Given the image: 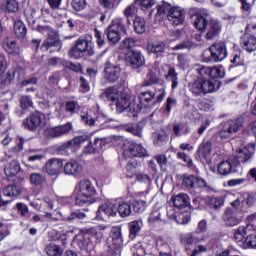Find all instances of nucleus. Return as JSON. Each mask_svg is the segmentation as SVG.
<instances>
[{
	"label": "nucleus",
	"mask_w": 256,
	"mask_h": 256,
	"mask_svg": "<svg viewBox=\"0 0 256 256\" xmlns=\"http://www.w3.org/2000/svg\"><path fill=\"white\" fill-rule=\"evenodd\" d=\"M109 229L108 225H99L93 228L86 229L84 233L75 237L74 241L78 247L84 251H91L95 244L103 239V232Z\"/></svg>",
	"instance_id": "f257e3e1"
},
{
	"label": "nucleus",
	"mask_w": 256,
	"mask_h": 256,
	"mask_svg": "<svg viewBox=\"0 0 256 256\" xmlns=\"http://www.w3.org/2000/svg\"><path fill=\"white\" fill-rule=\"evenodd\" d=\"M196 73L198 75L197 80L189 84L191 93L196 95V97L213 93V91H215V83L207 79V77H211V68L202 66L196 69Z\"/></svg>",
	"instance_id": "f03ea898"
},
{
	"label": "nucleus",
	"mask_w": 256,
	"mask_h": 256,
	"mask_svg": "<svg viewBox=\"0 0 256 256\" xmlns=\"http://www.w3.org/2000/svg\"><path fill=\"white\" fill-rule=\"evenodd\" d=\"M94 195H97V190L93 183L89 180H81L76 186V205H92L95 203Z\"/></svg>",
	"instance_id": "7ed1b4c3"
},
{
	"label": "nucleus",
	"mask_w": 256,
	"mask_h": 256,
	"mask_svg": "<svg viewBox=\"0 0 256 256\" xmlns=\"http://www.w3.org/2000/svg\"><path fill=\"white\" fill-rule=\"evenodd\" d=\"M95 51L93 50V42L89 40L87 37H80L75 46L70 49L69 57L72 59H81L84 55H94Z\"/></svg>",
	"instance_id": "20e7f679"
},
{
	"label": "nucleus",
	"mask_w": 256,
	"mask_h": 256,
	"mask_svg": "<svg viewBox=\"0 0 256 256\" xmlns=\"http://www.w3.org/2000/svg\"><path fill=\"white\" fill-rule=\"evenodd\" d=\"M83 143H88L83 150L85 155H93V153L97 151L96 146H93V142L89 140L88 136H78L70 141H67L59 146L58 151H67L68 149H73V147H79L80 145H83Z\"/></svg>",
	"instance_id": "39448f33"
},
{
	"label": "nucleus",
	"mask_w": 256,
	"mask_h": 256,
	"mask_svg": "<svg viewBox=\"0 0 256 256\" xmlns=\"http://www.w3.org/2000/svg\"><path fill=\"white\" fill-rule=\"evenodd\" d=\"M121 31L122 33H127L125 18H115L106 30L108 41L114 45L117 44L118 41H121Z\"/></svg>",
	"instance_id": "423d86ee"
},
{
	"label": "nucleus",
	"mask_w": 256,
	"mask_h": 256,
	"mask_svg": "<svg viewBox=\"0 0 256 256\" xmlns=\"http://www.w3.org/2000/svg\"><path fill=\"white\" fill-rule=\"evenodd\" d=\"M22 125L28 131H39L47 125V116L43 112H34L23 120Z\"/></svg>",
	"instance_id": "0eeeda50"
},
{
	"label": "nucleus",
	"mask_w": 256,
	"mask_h": 256,
	"mask_svg": "<svg viewBox=\"0 0 256 256\" xmlns=\"http://www.w3.org/2000/svg\"><path fill=\"white\" fill-rule=\"evenodd\" d=\"M243 127V119L237 118L229 120L220 125L219 137L220 139H229Z\"/></svg>",
	"instance_id": "6e6552de"
},
{
	"label": "nucleus",
	"mask_w": 256,
	"mask_h": 256,
	"mask_svg": "<svg viewBox=\"0 0 256 256\" xmlns=\"http://www.w3.org/2000/svg\"><path fill=\"white\" fill-rule=\"evenodd\" d=\"M256 215H249L246 220L245 226H239L236 230H234V241L238 244H243L245 241V236L249 235L252 231H256Z\"/></svg>",
	"instance_id": "1a4fd4ad"
},
{
	"label": "nucleus",
	"mask_w": 256,
	"mask_h": 256,
	"mask_svg": "<svg viewBox=\"0 0 256 256\" xmlns=\"http://www.w3.org/2000/svg\"><path fill=\"white\" fill-rule=\"evenodd\" d=\"M123 155L126 158L129 157H147V149L141 144L135 142L126 141L123 144Z\"/></svg>",
	"instance_id": "9d476101"
},
{
	"label": "nucleus",
	"mask_w": 256,
	"mask_h": 256,
	"mask_svg": "<svg viewBox=\"0 0 256 256\" xmlns=\"http://www.w3.org/2000/svg\"><path fill=\"white\" fill-rule=\"evenodd\" d=\"M38 31L43 35H48L47 40L43 43L41 50L49 51L50 47H59V35L57 33L51 31V28L48 26H40L38 27Z\"/></svg>",
	"instance_id": "9b49d317"
},
{
	"label": "nucleus",
	"mask_w": 256,
	"mask_h": 256,
	"mask_svg": "<svg viewBox=\"0 0 256 256\" xmlns=\"http://www.w3.org/2000/svg\"><path fill=\"white\" fill-rule=\"evenodd\" d=\"M125 61L132 69H139V67L145 65V57H143L139 50L128 51L125 55Z\"/></svg>",
	"instance_id": "f8f14e48"
},
{
	"label": "nucleus",
	"mask_w": 256,
	"mask_h": 256,
	"mask_svg": "<svg viewBox=\"0 0 256 256\" xmlns=\"http://www.w3.org/2000/svg\"><path fill=\"white\" fill-rule=\"evenodd\" d=\"M105 217H117V205L115 203L106 202L98 208L96 212L97 221H104Z\"/></svg>",
	"instance_id": "ddd939ff"
},
{
	"label": "nucleus",
	"mask_w": 256,
	"mask_h": 256,
	"mask_svg": "<svg viewBox=\"0 0 256 256\" xmlns=\"http://www.w3.org/2000/svg\"><path fill=\"white\" fill-rule=\"evenodd\" d=\"M212 59L219 63L225 59H227V46L225 42H215L209 48Z\"/></svg>",
	"instance_id": "4468645a"
},
{
	"label": "nucleus",
	"mask_w": 256,
	"mask_h": 256,
	"mask_svg": "<svg viewBox=\"0 0 256 256\" xmlns=\"http://www.w3.org/2000/svg\"><path fill=\"white\" fill-rule=\"evenodd\" d=\"M71 131H73V124H71V122H68L64 125L47 128L45 134L47 135V137L59 138L65 137V135H69Z\"/></svg>",
	"instance_id": "2eb2a0df"
},
{
	"label": "nucleus",
	"mask_w": 256,
	"mask_h": 256,
	"mask_svg": "<svg viewBox=\"0 0 256 256\" xmlns=\"http://www.w3.org/2000/svg\"><path fill=\"white\" fill-rule=\"evenodd\" d=\"M119 77H121V67L117 64H113L110 61L106 62L104 68V79L109 83H115V81H119Z\"/></svg>",
	"instance_id": "dca6fc26"
},
{
	"label": "nucleus",
	"mask_w": 256,
	"mask_h": 256,
	"mask_svg": "<svg viewBox=\"0 0 256 256\" xmlns=\"http://www.w3.org/2000/svg\"><path fill=\"white\" fill-rule=\"evenodd\" d=\"M255 155V143H250L236 151V159L238 163H249Z\"/></svg>",
	"instance_id": "f3484780"
},
{
	"label": "nucleus",
	"mask_w": 256,
	"mask_h": 256,
	"mask_svg": "<svg viewBox=\"0 0 256 256\" xmlns=\"http://www.w3.org/2000/svg\"><path fill=\"white\" fill-rule=\"evenodd\" d=\"M168 21L172 25H183L185 23V10L181 7H172L167 14Z\"/></svg>",
	"instance_id": "a211bd4d"
},
{
	"label": "nucleus",
	"mask_w": 256,
	"mask_h": 256,
	"mask_svg": "<svg viewBox=\"0 0 256 256\" xmlns=\"http://www.w3.org/2000/svg\"><path fill=\"white\" fill-rule=\"evenodd\" d=\"M30 205L36 211H52V209H55V201L50 197H45L42 201L30 202Z\"/></svg>",
	"instance_id": "6ab92c4d"
},
{
	"label": "nucleus",
	"mask_w": 256,
	"mask_h": 256,
	"mask_svg": "<svg viewBox=\"0 0 256 256\" xmlns=\"http://www.w3.org/2000/svg\"><path fill=\"white\" fill-rule=\"evenodd\" d=\"M181 241L186 247H195L202 241H205L203 236H199L197 232H190L182 236Z\"/></svg>",
	"instance_id": "aec40b11"
},
{
	"label": "nucleus",
	"mask_w": 256,
	"mask_h": 256,
	"mask_svg": "<svg viewBox=\"0 0 256 256\" xmlns=\"http://www.w3.org/2000/svg\"><path fill=\"white\" fill-rule=\"evenodd\" d=\"M240 44L242 49L247 51V53H253V51H256V37L249 33H245L241 37Z\"/></svg>",
	"instance_id": "412c9836"
},
{
	"label": "nucleus",
	"mask_w": 256,
	"mask_h": 256,
	"mask_svg": "<svg viewBox=\"0 0 256 256\" xmlns=\"http://www.w3.org/2000/svg\"><path fill=\"white\" fill-rule=\"evenodd\" d=\"M63 169V160L52 158L46 163V172L48 175H59Z\"/></svg>",
	"instance_id": "4be33fe9"
},
{
	"label": "nucleus",
	"mask_w": 256,
	"mask_h": 256,
	"mask_svg": "<svg viewBox=\"0 0 256 256\" xmlns=\"http://www.w3.org/2000/svg\"><path fill=\"white\" fill-rule=\"evenodd\" d=\"M83 172V165L77 160H70L64 165L66 175H80Z\"/></svg>",
	"instance_id": "5701e85b"
},
{
	"label": "nucleus",
	"mask_w": 256,
	"mask_h": 256,
	"mask_svg": "<svg viewBox=\"0 0 256 256\" xmlns=\"http://www.w3.org/2000/svg\"><path fill=\"white\" fill-rule=\"evenodd\" d=\"M2 47L6 53H9V55H14L15 57H17V55H21V48L17 46V42H15V40H11L7 37L4 38Z\"/></svg>",
	"instance_id": "b1692460"
},
{
	"label": "nucleus",
	"mask_w": 256,
	"mask_h": 256,
	"mask_svg": "<svg viewBox=\"0 0 256 256\" xmlns=\"http://www.w3.org/2000/svg\"><path fill=\"white\" fill-rule=\"evenodd\" d=\"M206 29V39H215V37L221 33V23H219L217 20H210L206 26Z\"/></svg>",
	"instance_id": "393cba45"
},
{
	"label": "nucleus",
	"mask_w": 256,
	"mask_h": 256,
	"mask_svg": "<svg viewBox=\"0 0 256 256\" xmlns=\"http://www.w3.org/2000/svg\"><path fill=\"white\" fill-rule=\"evenodd\" d=\"M223 221L228 227H235L241 223V218L237 217V213L233 212L231 208H228L223 216Z\"/></svg>",
	"instance_id": "a878e982"
},
{
	"label": "nucleus",
	"mask_w": 256,
	"mask_h": 256,
	"mask_svg": "<svg viewBox=\"0 0 256 256\" xmlns=\"http://www.w3.org/2000/svg\"><path fill=\"white\" fill-rule=\"evenodd\" d=\"M21 171V164L17 160H12L6 164L4 172L6 177H15Z\"/></svg>",
	"instance_id": "bb28decb"
},
{
	"label": "nucleus",
	"mask_w": 256,
	"mask_h": 256,
	"mask_svg": "<svg viewBox=\"0 0 256 256\" xmlns=\"http://www.w3.org/2000/svg\"><path fill=\"white\" fill-rule=\"evenodd\" d=\"M124 16L126 17V25L131 24V17H135L137 13H139V4L137 3V0H135L132 4L128 5L124 9Z\"/></svg>",
	"instance_id": "cd10ccee"
},
{
	"label": "nucleus",
	"mask_w": 256,
	"mask_h": 256,
	"mask_svg": "<svg viewBox=\"0 0 256 256\" xmlns=\"http://www.w3.org/2000/svg\"><path fill=\"white\" fill-rule=\"evenodd\" d=\"M116 109L119 113H123L126 109L131 111V100H129V96L122 94L121 97H118L116 100Z\"/></svg>",
	"instance_id": "c85d7f7f"
},
{
	"label": "nucleus",
	"mask_w": 256,
	"mask_h": 256,
	"mask_svg": "<svg viewBox=\"0 0 256 256\" xmlns=\"http://www.w3.org/2000/svg\"><path fill=\"white\" fill-rule=\"evenodd\" d=\"M13 31L16 37H18V39H23V37L27 35V26H25V23H23V21L15 20Z\"/></svg>",
	"instance_id": "c756f323"
},
{
	"label": "nucleus",
	"mask_w": 256,
	"mask_h": 256,
	"mask_svg": "<svg viewBox=\"0 0 256 256\" xmlns=\"http://www.w3.org/2000/svg\"><path fill=\"white\" fill-rule=\"evenodd\" d=\"M193 23L194 27L198 29V31H205V29H207V25H209L207 18L201 14L194 15Z\"/></svg>",
	"instance_id": "7c9ffc66"
},
{
	"label": "nucleus",
	"mask_w": 256,
	"mask_h": 256,
	"mask_svg": "<svg viewBox=\"0 0 256 256\" xmlns=\"http://www.w3.org/2000/svg\"><path fill=\"white\" fill-rule=\"evenodd\" d=\"M174 206L178 209L181 207H187L189 205V196L187 194L180 193L172 198Z\"/></svg>",
	"instance_id": "2f4dec72"
},
{
	"label": "nucleus",
	"mask_w": 256,
	"mask_h": 256,
	"mask_svg": "<svg viewBox=\"0 0 256 256\" xmlns=\"http://www.w3.org/2000/svg\"><path fill=\"white\" fill-rule=\"evenodd\" d=\"M83 221L84 219H87V214H85L81 210H74L70 213L69 216L63 218L64 221H67L68 223H73V221Z\"/></svg>",
	"instance_id": "473e14b6"
},
{
	"label": "nucleus",
	"mask_w": 256,
	"mask_h": 256,
	"mask_svg": "<svg viewBox=\"0 0 256 256\" xmlns=\"http://www.w3.org/2000/svg\"><path fill=\"white\" fill-rule=\"evenodd\" d=\"M240 201H242V207H244L245 213H247V210L249 209V207H253V205H255L256 199H255V196L249 193H244V194H241Z\"/></svg>",
	"instance_id": "72a5a7b5"
},
{
	"label": "nucleus",
	"mask_w": 256,
	"mask_h": 256,
	"mask_svg": "<svg viewBox=\"0 0 256 256\" xmlns=\"http://www.w3.org/2000/svg\"><path fill=\"white\" fill-rule=\"evenodd\" d=\"M152 139L156 147H162V145H165V143H167L168 137L165 132H155L152 136Z\"/></svg>",
	"instance_id": "f704fd0d"
},
{
	"label": "nucleus",
	"mask_w": 256,
	"mask_h": 256,
	"mask_svg": "<svg viewBox=\"0 0 256 256\" xmlns=\"http://www.w3.org/2000/svg\"><path fill=\"white\" fill-rule=\"evenodd\" d=\"M166 79L168 81H171L172 89H177V87H179V77L177 72L175 71V68H170L168 70V73L166 74Z\"/></svg>",
	"instance_id": "c9c22d12"
},
{
	"label": "nucleus",
	"mask_w": 256,
	"mask_h": 256,
	"mask_svg": "<svg viewBox=\"0 0 256 256\" xmlns=\"http://www.w3.org/2000/svg\"><path fill=\"white\" fill-rule=\"evenodd\" d=\"M117 213H119L120 217H129L131 215V204L120 202L117 206Z\"/></svg>",
	"instance_id": "e433bc0d"
},
{
	"label": "nucleus",
	"mask_w": 256,
	"mask_h": 256,
	"mask_svg": "<svg viewBox=\"0 0 256 256\" xmlns=\"http://www.w3.org/2000/svg\"><path fill=\"white\" fill-rule=\"evenodd\" d=\"M3 194L5 197H19V195H21V188L15 185H10L4 188Z\"/></svg>",
	"instance_id": "4c0bfd02"
},
{
	"label": "nucleus",
	"mask_w": 256,
	"mask_h": 256,
	"mask_svg": "<svg viewBox=\"0 0 256 256\" xmlns=\"http://www.w3.org/2000/svg\"><path fill=\"white\" fill-rule=\"evenodd\" d=\"M112 241L116 247L123 245V237L121 236V228H112Z\"/></svg>",
	"instance_id": "58836bf2"
},
{
	"label": "nucleus",
	"mask_w": 256,
	"mask_h": 256,
	"mask_svg": "<svg viewBox=\"0 0 256 256\" xmlns=\"http://www.w3.org/2000/svg\"><path fill=\"white\" fill-rule=\"evenodd\" d=\"M233 171V165L231 164V161H222L218 165V173L220 175H229Z\"/></svg>",
	"instance_id": "ea45409f"
},
{
	"label": "nucleus",
	"mask_w": 256,
	"mask_h": 256,
	"mask_svg": "<svg viewBox=\"0 0 256 256\" xmlns=\"http://www.w3.org/2000/svg\"><path fill=\"white\" fill-rule=\"evenodd\" d=\"M153 99H155V92L151 90L144 91L139 94V100L141 105H145V103H151Z\"/></svg>",
	"instance_id": "a19ab883"
},
{
	"label": "nucleus",
	"mask_w": 256,
	"mask_h": 256,
	"mask_svg": "<svg viewBox=\"0 0 256 256\" xmlns=\"http://www.w3.org/2000/svg\"><path fill=\"white\" fill-rule=\"evenodd\" d=\"M46 253L48 256H62L63 250L57 244H49L46 246Z\"/></svg>",
	"instance_id": "79ce46f5"
},
{
	"label": "nucleus",
	"mask_w": 256,
	"mask_h": 256,
	"mask_svg": "<svg viewBox=\"0 0 256 256\" xmlns=\"http://www.w3.org/2000/svg\"><path fill=\"white\" fill-rule=\"evenodd\" d=\"M147 29V26L145 25V19L141 17H136L134 19V31L138 33L139 35L143 34V32Z\"/></svg>",
	"instance_id": "37998d69"
},
{
	"label": "nucleus",
	"mask_w": 256,
	"mask_h": 256,
	"mask_svg": "<svg viewBox=\"0 0 256 256\" xmlns=\"http://www.w3.org/2000/svg\"><path fill=\"white\" fill-rule=\"evenodd\" d=\"M198 153L200 157L207 159V157L211 155V142H202L199 146Z\"/></svg>",
	"instance_id": "c03bdc74"
},
{
	"label": "nucleus",
	"mask_w": 256,
	"mask_h": 256,
	"mask_svg": "<svg viewBox=\"0 0 256 256\" xmlns=\"http://www.w3.org/2000/svg\"><path fill=\"white\" fill-rule=\"evenodd\" d=\"M173 133L175 137H181V135H187V133H189V126H187V124H176L173 127Z\"/></svg>",
	"instance_id": "a18cd8bd"
},
{
	"label": "nucleus",
	"mask_w": 256,
	"mask_h": 256,
	"mask_svg": "<svg viewBox=\"0 0 256 256\" xmlns=\"http://www.w3.org/2000/svg\"><path fill=\"white\" fill-rule=\"evenodd\" d=\"M132 205L136 213H141V211H145V209L149 207V204H147L145 200H139L136 198L133 200Z\"/></svg>",
	"instance_id": "49530a36"
},
{
	"label": "nucleus",
	"mask_w": 256,
	"mask_h": 256,
	"mask_svg": "<svg viewBox=\"0 0 256 256\" xmlns=\"http://www.w3.org/2000/svg\"><path fill=\"white\" fill-rule=\"evenodd\" d=\"M210 77H212V79L225 77V68H223L222 66L212 67L210 72Z\"/></svg>",
	"instance_id": "de8ad7c7"
},
{
	"label": "nucleus",
	"mask_w": 256,
	"mask_h": 256,
	"mask_svg": "<svg viewBox=\"0 0 256 256\" xmlns=\"http://www.w3.org/2000/svg\"><path fill=\"white\" fill-rule=\"evenodd\" d=\"M105 97L108 99V101H116L119 99V90H117L115 87H110L106 89Z\"/></svg>",
	"instance_id": "09e8293b"
},
{
	"label": "nucleus",
	"mask_w": 256,
	"mask_h": 256,
	"mask_svg": "<svg viewBox=\"0 0 256 256\" xmlns=\"http://www.w3.org/2000/svg\"><path fill=\"white\" fill-rule=\"evenodd\" d=\"M230 63L233 65V67H239L240 65L245 64V58H243V56H241V52H236L232 56Z\"/></svg>",
	"instance_id": "8fccbe9b"
},
{
	"label": "nucleus",
	"mask_w": 256,
	"mask_h": 256,
	"mask_svg": "<svg viewBox=\"0 0 256 256\" xmlns=\"http://www.w3.org/2000/svg\"><path fill=\"white\" fill-rule=\"evenodd\" d=\"M30 183L32 185H42V183H45V176L40 173H33L30 175Z\"/></svg>",
	"instance_id": "3c124183"
},
{
	"label": "nucleus",
	"mask_w": 256,
	"mask_h": 256,
	"mask_svg": "<svg viewBox=\"0 0 256 256\" xmlns=\"http://www.w3.org/2000/svg\"><path fill=\"white\" fill-rule=\"evenodd\" d=\"M108 145H109L108 138H96L94 141V147H96L97 151H99V149H107Z\"/></svg>",
	"instance_id": "603ef678"
},
{
	"label": "nucleus",
	"mask_w": 256,
	"mask_h": 256,
	"mask_svg": "<svg viewBox=\"0 0 256 256\" xmlns=\"http://www.w3.org/2000/svg\"><path fill=\"white\" fill-rule=\"evenodd\" d=\"M140 227H139V222L137 221H133L129 223V231H130V237L132 239H135V237H137V234L140 231Z\"/></svg>",
	"instance_id": "864d4df0"
},
{
	"label": "nucleus",
	"mask_w": 256,
	"mask_h": 256,
	"mask_svg": "<svg viewBox=\"0 0 256 256\" xmlns=\"http://www.w3.org/2000/svg\"><path fill=\"white\" fill-rule=\"evenodd\" d=\"M16 207L22 217H25L26 219L31 217V214L29 213V207L27 205L23 203H17Z\"/></svg>",
	"instance_id": "5fc2aeb1"
},
{
	"label": "nucleus",
	"mask_w": 256,
	"mask_h": 256,
	"mask_svg": "<svg viewBox=\"0 0 256 256\" xmlns=\"http://www.w3.org/2000/svg\"><path fill=\"white\" fill-rule=\"evenodd\" d=\"M150 53H163L165 51V43L159 42L148 47Z\"/></svg>",
	"instance_id": "6e6d98bb"
},
{
	"label": "nucleus",
	"mask_w": 256,
	"mask_h": 256,
	"mask_svg": "<svg viewBox=\"0 0 256 256\" xmlns=\"http://www.w3.org/2000/svg\"><path fill=\"white\" fill-rule=\"evenodd\" d=\"M177 159H180L184 163H187V166L190 167V169H193V160H191V158L185 152H178Z\"/></svg>",
	"instance_id": "4d7b16f0"
},
{
	"label": "nucleus",
	"mask_w": 256,
	"mask_h": 256,
	"mask_svg": "<svg viewBox=\"0 0 256 256\" xmlns=\"http://www.w3.org/2000/svg\"><path fill=\"white\" fill-rule=\"evenodd\" d=\"M72 7L74 11H83L87 7L86 0H72Z\"/></svg>",
	"instance_id": "13d9d810"
},
{
	"label": "nucleus",
	"mask_w": 256,
	"mask_h": 256,
	"mask_svg": "<svg viewBox=\"0 0 256 256\" xmlns=\"http://www.w3.org/2000/svg\"><path fill=\"white\" fill-rule=\"evenodd\" d=\"M20 107L21 109H29V107H33V100L29 96H22L20 98Z\"/></svg>",
	"instance_id": "bf43d9fd"
},
{
	"label": "nucleus",
	"mask_w": 256,
	"mask_h": 256,
	"mask_svg": "<svg viewBox=\"0 0 256 256\" xmlns=\"http://www.w3.org/2000/svg\"><path fill=\"white\" fill-rule=\"evenodd\" d=\"M81 120L83 121V123H85V125H90V127L93 125H97V121H95V118H93L89 112L81 115Z\"/></svg>",
	"instance_id": "052dcab7"
},
{
	"label": "nucleus",
	"mask_w": 256,
	"mask_h": 256,
	"mask_svg": "<svg viewBox=\"0 0 256 256\" xmlns=\"http://www.w3.org/2000/svg\"><path fill=\"white\" fill-rule=\"evenodd\" d=\"M135 199L145 201L148 205H151V198H149L148 191H142L135 194Z\"/></svg>",
	"instance_id": "680f3d73"
},
{
	"label": "nucleus",
	"mask_w": 256,
	"mask_h": 256,
	"mask_svg": "<svg viewBox=\"0 0 256 256\" xmlns=\"http://www.w3.org/2000/svg\"><path fill=\"white\" fill-rule=\"evenodd\" d=\"M231 207L234 209H237L238 211H242V213H245V208L243 206V200H241V195L237 197L234 201L230 203Z\"/></svg>",
	"instance_id": "e2e57ef3"
},
{
	"label": "nucleus",
	"mask_w": 256,
	"mask_h": 256,
	"mask_svg": "<svg viewBox=\"0 0 256 256\" xmlns=\"http://www.w3.org/2000/svg\"><path fill=\"white\" fill-rule=\"evenodd\" d=\"M77 109H79V103L77 101L66 102V111L68 113H71V114L77 113Z\"/></svg>",
	"instance_id": "0e129e2a"
},
{
	"label": "nucleus",
	"mask_w": 256,
	"mask_h": 256,
	"mask_svg": "<svg viewBox=\"0 0 256 256\" xmlns=\"http://www.w3.org/2000/svg\"><path fill=\"white\" fill-rule=\"evenodd\" d=\"M136 3L141 7V9H151L155 5L156 0H136Z\"/></svg>",
	"instance_id": "69168bd1"
},
{
	"label": "nucleus",
	"mask_w": 256,
	"mask_h": 256,
	"mask_svg": "<svg viewBox=\"0 0 256 256\" xmlns=\"http://www.w3.org/2000/svg\"><path fill=\"white\" fill-rule=\"evenodd\" d=\"M171 9V6L168 3H164L157 8V15L159 17H165L167 13H169V10Z\"/></svg>",
	"instance_id": "338daca9"
},
{
	"label": "nucleus",
	"mask_w": 256,
	"mask_h": 256,
	"mask_svg": "<svg viewBox=\"0 0 256 256\" xmlns=\"http://www.w3.org/2000/svg\"><path fill=\"white\" fill-rule=\"evenodd\" d=\"M245 243L248 247H252V249H256V235L250 234L245 238Z\"/></svg>",
	"instance_id": "774afa93"
}]
</instances>
